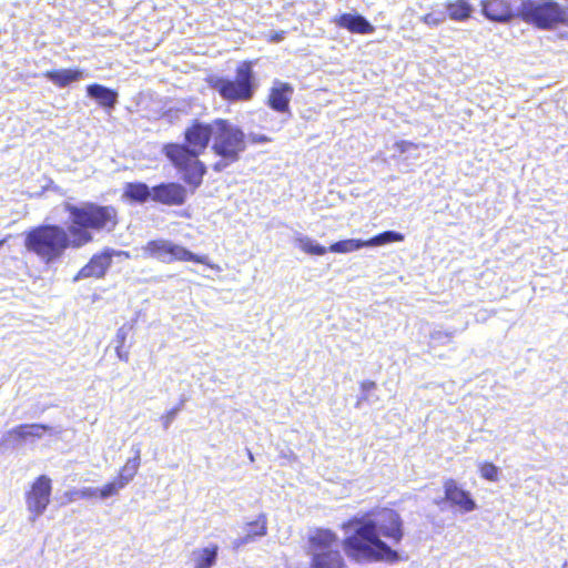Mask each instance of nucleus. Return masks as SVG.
Instances as JSON below:
<instances>
[{"label":"nucleus","instance_id":"obj_1","mask_svg":"<svg viewBox=\"0 0 568 568\" xmlns=\"http://www.w3.org/2000/svg\"><path fill=\"white\" fill-rule=\"evenodd\" d=\"M345 538L342 541L347 557L356 562L397 561L399 555L392 546L404 536L400 516L393 509H383L373 517H355L343 524Z\"/></svg>","mask_w":568,"mask_h":568},{"label":"nucleus","instance_id":"obj_2","mask_svg":"<svg viewBox=\"0 0 568 568\" xmlns=\"http://www.w3.org/2000/svg\"><path fill=\"white\" fill-rule=\"evenodd\" d=\"M214 131L215 121L203 123L196 120L185 129L183 143H168L163 146L165 156L182 174L183 181L193 189L202 184L206 173V166L199 156L213 140Z\"/></svg>","mask_w":568,"mask_h":568},{"label":"nucleus","instance_id":"obj_3","mask_svg":"<svg viewBox=\"0 0 568 568\" xmlns=\"http://www.w3.org/2000/svg\"><path fill=\"white\" fill-rule=\"evenodd\" d=\"M92 241V235L82 230H65L45 224L32 229L26 235L24 246L47 264L59 260L68 247L79 248Z\"/></svg>","mask_w":568,"mask_h":568},{"label":"nucleus","instance_id":"obj_4","mask_svg":"<svg viewBox=\"0 0 568 568\" xmlns=\"http://www.w3.org/2000/svg\"><path fill=\"white\" fill-rule=\"evenodd\" d=\"M246 149L245 133L226 120H215L212 150L220 158L213 164L215 172H222L240 160Z\"/></svg>","mask_w":568,"mask_h":568},{"label":"nucleus","instance_id":"obj_5","mask_svg":"<svg viewBox=\"0 0 568 568\" xmlns=\"http://www.w3.org/2000/svg\"><path fill=\"white\" fill-rule=\"evenodd\" d=\"M337 535L325 528L311 530L307 539V552L311 568H347L341 552Z\"/></svg>","mask_w":568,"mask_h":568},{"label":"nucleus","instance_id":"obj_6","mask_svg":"<svg viewBox=\"0 0 568 568\" xmlns=\"http://www.w3.org/2000/svg\"><path fill=\"white\" fill-rule=\"evenodd\" d=\"M209 83L222 99L231 102L251 100L258 87L251 61H244L237 65L235 79L212 77Z\"/></svg>","mask_w":568,"mask_h":568},{"label":"nucleus","instance_id":"obj_7","mask_svg":"<svg viewBox=\"0 0 568 568\" xmlns=\"http://www.w3.org/2000/svg\"><path fill=\"white\" fill-rule=\"evenodd\" d=\"M519 18L539 29L568 27V7L554 0H520Z\"/></svg>","mask_w":568,"mask_h":568},{"label":"nucleus","instance_id":"obj_8","mask_svg":"<svg viewBox=\"0 0 568 568\" xmlns=\"http://www.w3.org/2000/svg\"><path fill=\"white\" fill-rule=\"evenodd\" d=\"M64 209L69 212L72 222L69 230L77 227L91 235L90 230L111 231L116 223V212L112 206H101L87 202L80 206L65 203Z\"/></svg>","mask_w":568,"mask_h":568},{"label":"nucleus","instance_id":"obj_9","mask_svg":"<svg viewBox=\"0 0 568 568\" xmlns=\"http://www.w3.org/2000/svg\"><path fill=\"white\" fill-rule=\"evenodd\" d=\"M144 257L156 258L163 263H172L174 261H192L206 264V256H199L186 250L185 247L174 244L168 240H153L142 247Z\"/></svg>","mask_w":568,"mask_h":568},{"label":"nucleus","instance_id":"obj_10","mask_svg":"<svg viewBox=\"0 0 568 568\" xmlns=\"http://www.w3.org/2000/svg\"><path fill=\"white\" fill-rule=\"evenodd\" d=\"M51 490V479L45 475L38 477L33 483L26 499L27 508L31 514L29 517L31 523H34L45 511L50 503Z\"/></svg>","mask_w":568,"mask_h":568},{"label":"nucleus","instance_id":"obj_11","mask_svg":"<svg viewBox=\"0 0 568 568\" xmlns=\"http://www.w3.org/2000/svg\"><path fill=\"white\" fill-rule=\"evenodd\" d=\"M403 240L404 235L402 233L385 231L366 241L357 239L342 240L333 243L328 250L333 253H351L363 247L382 246L388 243L402 242Z\"/></svg>","mask_w":568,"mask_h":568},{"label":"nucleus","instance_id":"obj_12","mask_svg":"<svg viewBox=\"0 0 568 568\" xmlns=\"http://www.w3.org/2000/svg\"><path fill=\"white\" fill-rule=\"evenodd\" d=\"M520 0H481V12L490 21L506 23L519 17Z\"/></svg>","mask_w":568,"mask_h":568},{"label":"nucleus","instance_id":"obj_13","mask_svg":"<svg viewBox=\"0 0 568 568\" xmlns=\"http://www.w3.org/2000/svg\"><path fill=\"white\" fill-rule=\"evenodd\" d=\"M52 428L44 424H23L8 430L0 442V447H17L28 438H41L44 433H51Z\"/></svg>","mask_w":568,"mask_h":568},{"label":"nucleus","instance_id":"obj_14","mask_svg":"<svg viewBox=\"0 0 568 568\" xmlns=\"http://www.w3.org/2000/svg\"><path fill=\"white\" fill-rule=\"evenodd\" d=\"M186 199V189L179 183H161L152 187V200L165 205H182Z\"/></svg>","mask_w":568,"mask_h":568},{"label":"nucleus","instance_id":"obj_15","mask_svg":"<svg viewBox=\"0 0 568 568\" xmlns=\"http://www.w3.org/2000/svg\"><path fill=\"white\" fill-rule=\"evenodd\" d=\"M445 499L459 508L462 513H470L477 508L475 500L470 494L460 488L453 479H448L444 484Z\"/></svg>","mask_w":568,"mask_h":568},{"label":"nucleus","instance_id":"obj_16","mask_svg":"<svg viewBox=\"0 0 568 568\" xmlns=\"http://www.w3.org/2000/svg\"><path fill=\"white\" fill-rule=\"evenodd\" d=\"M112 255V251H104L100 254L93 255L89 263L84 265L75 275L74 281H80L88 277H103L111 266Z\"/></svg>","mask_w":568,"mask_h":568},{"label":"nucleus","instance_id":"obj_17","mask_svg":"<svg viewBox=\"0 0 568 568\" xmlns=\"http://www.w3.org/2000/svg\"><path fill=\"white\" fill-rule=\"evenodd\" d=\"M293 93L294 89L290 83L275 80L271 88L267 103L276 112H290V102Z\"/></svg>","mask_w":568,"mask_h":568},{"label":"nucleus","instance_id":"obj_18","mask_svg":"<svg viewBox=\"0 0 568 568\" xmlns=\"http://www.w3.org/2000/svg\"><path fill=\"white\" fill-rule=\"evenodd\" d=\"M333 22L352 33L369 34L375 31L374 26L365 17L357 13H343L335 17Z\"/></svg>","mask_w":568,"mask_h":568},{"label":"nucleus","instance_id":"obj_19","mask_svg":"<svg viewBox=\"0 0 568 568\" xmlns=\"http://www.w3.org/2000/svg\"><path fill=\"white\" fill-rule=\"evenodd\" d=\"M266 516L260 515L255 521L247 523L244 527V535L235 538L232 541V547L239 549L240 547L253 542L256 538L266 535Z\"/></svg>","mask_w":568,"mask_h":568},{"label":"nucleus","instance_id":"obj_20","mask_svg":"<svg viewBox=\"0 0 568 568\" xmlns=\"http://www.w3.org/2000/svg\"><path fill=\"white\" fill-rule=\"evenodd\" d=\"M43 77L54 85L65 88L74 82L83 80L87 77V73L84 70L80 69H59L45 71Z\"/></svg>","mask_w":568,"mask_h":568},{"label":"nucleus","instance_id":"obj_21","mask_svg":"<svg viewBox=\"0 0 568 568\" xmlns=\"http://www.w3.org/2000/svg\"><path fill=\"white\" fill-rule=\"evenodd\" d=\"M219 546L210 544L206 547L195 548L190 556L192 568H212L216 564Z\"/></svg>","mask_w":568,"mask_h":568},{"label":"nucleus","instance_id":"obj_22","mask_svg":"<svg viewBox=\"0 0 568 568\" xmlns=\"http://www.w3.org/2000/svg\"><path fill=\"white\" fill-rule=\"evenodd\" d=\"M88 97L95 100L105 109H113L118 103V92L102 84H90L87 87Z\"/></svg>","mask_w":568,"mask_h":568},{"label":"nucleus","instance_id":"obj_23","mask_svg":"<svg viewBox=\"0 0 568 568\" xmlns=\"http://www.w3.org/2000/svg\"><path fill=\"white\" fill-rule=\"evenodd\" d=\"M445 8L446 17L457 22L468 20L474 11L473 6L467 0L449 1L445 4Z\"/></svg>","mask_w":568,"mask_h":568},{"label":"nucleus","instance_id":"obj_24","mask_svg":"<svg viewBox=\"0 0 568 568\" xmlns=\"http://www.w3.org/2000/svg\"><path fill=\"white\" fill-rule=\"evenodd\" d=\"M123 196L131 202L145 203L152 199V189L142 182H130L124 185Z\"/></svg>","mask_w":568,"mask_h":568},{"label":"nucleus","instance_id":"obj_25","mask_svg":"<svg viewBox=\"0 0 568 568\" xmlns=\"http://www.w3.org/2000/svg\"><path fill=\"white\" fill-rule=\"evenodd\" d=\"M131 452L133 453V457L125 463V465L121 468L120 474L118 476V478L122 480L125 486L134 478L140 467L141 445H132Z\"/></svg>","mask_w":568,"mask_h":568},{"label":"nucleus","instance_id":"obj_26","mask_svg":"<svg viewBox=\"0 0 568 568\" xmlns=\"http://www.w3.org/2000/svg\"><path fill=\"white\" fill-rule=\"evenodd\" d=\"M295 242L302 251H304L305 253L311 254V255H320L321 256L327 252V248L325 246L318 244L311 237L302 235V234H298L295 237Z\"/></svg>","mask_w":568,"mask_h":568},{"label":"nucleus","instance_id":"obj_27","mask_svg":"<svg viewBox=\"0 0 568 568\" xmlns=\"http://www.w3.org/2000/svg\"><path fill=\"white\" fill-rule=\"evenodd\" d=\"M124 487L125 485L123 484V481L116 477L114 480L108 483L102 488H99V497L101 499H106L109 497L118 495V493Z\"/></svg>","mask_w":568,"mask_h":568},{"label":"nucleus","instance_id":"obj_28","mask_svg":"<svg viewBox=\"0 0 568 568\" xmlns=\"http://www.w3.org/2000/svg\"><path fill=\"white\" fill-rule=\"evenodd\" d=\"M445 11H434L425 14L422 21L429 27H437L446 20Z\"/></svg>","mask_w":568,"mask_h":568},{"label":"nucleus","instance_id":"obj_29","mask_svg":"<svg viewBox=\"0 0 568 568\" xmlns=\"http://www.w3.org/2000/svg\"><path fill=\"white\" fill-rule=\"evenodd\" d=\"M480 474L484 478L494 481L497 479L498 468L491 463H485L480 467Z\"/></svg>","mask_w":568,"mask_h":568},{"label":"nucleus","instance_id":"obj_30","mask_svg":"<svg viewBox=\"0 0 568 568\" xmlns=\"http://www.w3.org/2000/svg\"><path fill=\"white\" fill-rule=\"evenodd\" d=\"M399 153H408V156L416 158L413 151L417 150V145L408 141H399L394 144Z\"/></svg>","mask_w":568,"mask_h":568},{"label":"nucleus","instance_id":"obj_31","mask_svg":"<svg viewBox=\"0 0 568 568\" xmlns=\"http://www.w3.org/2000/svg\"><path fill=\"white\" fill-rule=\"evenodd\" d=\"M362 387V396L358 398L357 403H356V407L358 408L361 406V403L364 402V400H369V390L371 389H374L376 387V384L372 381H365L362 383L361 385Z\"/></svg>","mask_w":568,"mask_h":568},{"label":"nucleus","instance_id":"obj_32","mask_svg":"<svg viewBox=\"0 0 568 568\" xmlns=\"http://www.w3.org/2000/svg\"><path fill=\"white\" fill-rule=\"evenodd\" d=\"M73 494L78 495L80 498L89 499L99 497V488L95 487H83L81 489H74Z\"/></svg>","mask_w":568,"mask_h":568},{"label":"nucleus","instance_id":"obj_33","mask_svg":"<svg viewBox=\"0 0 568 568\" xmlns=\"http://www.w3.org/2000/svg\"><path fill=\"white\" fill-rule=\"evenodd\" d=\"M430 339L436 344H445L452 339V334L442 331H434L430 333Z\"/></svg>","mask_w":568,"mask_h":568},{"label":"nucleus","instance_id":"obj_34","mask_svg":"<svg viewBox=\"0 0 568 568\" xmlns=\"http://www.w3.org/2000/svg\"><path fill=\"white\" fill-rule=\"evenodd\" d=\"M247 139L253 144H263L271 141V138H268L267 135L258 133H250Z\"/></svg>","mask_w":568,"mask_h":568},{"label":"nucleus","instance_id":"obj_35","mask_svg":"<svg viewBox=\"0 0 568 568\" xmlns=\"http://www.w3.org/2000/svg\"><path fill=\"white\" fill-rule=\"evenodd\" d=\"M176 416V409H171L164 416H162L163 428L168 429Z\"/></svg>","mask_w":568,"mask_h":568},{"label":"nucleus","instance_id":"obj_36","mask_svg":"<svg viewBox=\"0 0 568 568\" xmlns=\"http://www.w3.org/2000/svg\"><path fill=\"white\" fill-rule=\"evenodd\" d=\"M125 335H126V331H125L124 326L118 329L116 337L121 344L124 343Z\"/></svg>","mask_w":568,"mask_h":568},{"label":"nucleus","instance_id":"obj_37","mask_svg":"<svg viewBox=\"0 0 568 568\" xmlns=\"http://www.w3.org/2000/svg\"><path fill=\"white\" fill-rule=\"evenodd\" d=\"M284 34H285L284 31L274 33V36L272 37V41H274V42L282 41L284 39Z\"/></svg>","mask_w":568,"mask_h":568},{"label":"nucleus","instance_id":"obj_38","mask_svg":"<svg viewBox=\"0 0 568 568\" xmlns=\"http://www.w3.org/2000/svg\"><path fill=\"white\" fill-rule=\"evenodd\" d=\"M116 353H118V356H119L121 359L128 361V357H126V356L124 357V356H123V353L121 352V345H119V346L116 347Z\"/></svg>","mask_w":568,"mask_h":568},{"label":"nucleus","instance_id":"obj_39","mask_svg":"<svg viewBox=\"0 0 568 568\" xmlns=\"http://www.w3.org/2000/svg\"><path fill=\"white\" fill-rule=\"evenodd\" d=\"M68 496H69V499H70V500H75V499L80 498L78 495L73 494V490H72V491H69V493H68Z\"/></svg>","mask_w":568,"mask_h":568},{"label":"nucleus","instance_id":"obj_40","mask_svg":"<svg viewBox=\"0 0 568 568\" xmlns=\"http://www.w3.org/2000/svg\"><path fill=\"white\" fill-rule=\"evenodd\" d=\"M182 406H183V403L179 404L176 407L173 408V409H176V415L182 409Z\"/></svg>","mask_w":568,"mask_h":568},{"label":"nucleus","instance_id":"obj_41","mask_svg":"<svg viewBox=\"0 0 568 568\" xmlns=\"http://www.w3.org/2000/svg\"><path fill=\"white\" fill-rule=\"evenodd\" d=\"M562 568H567V562L564 564Z\"/></svg>","mask_w":568,"mask_h":568}]
</instances>
